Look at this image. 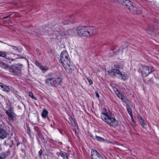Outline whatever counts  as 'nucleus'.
<instances>
[{
	"instance_id": "13",
	"label": "nucleus",
	"mask_w": 159,
	"mask_h": 159,
	"mask_svg": "<svg viewBox=\"0 0 159 159\" xmlns=\"http://www.w3.org/2000/svg\"><path fill=\"white\" fill-rule=\"evenodd\" d=\"M35 65L41 70L43 73H44L48 69V67L47 66H44L42 65L37 61H35Z\"/></svg>"
},
{
	"instance_id": "9",
	"label": "nucleus",
	"mask_w": 159,
	"mask_h": 159,
	"mask_svg": "<svg viewBox=\"0 0 159 159\" xmlns=\"http://www.w3.org/2000/svg\"><path fill=\"white\" fill-rule=\"evenodd\" d=\"M118 1L120 2L123 5L130 10L132 6L133 7V5H134V3L129 0H118Z\"/></svg>"
},
{
	"instance_id": "3",
	"label": "nucleus",
	"mask_w": 159,
	"mask_h": 159,
	"mask_svg": "<svg viewBox=\"0 0 159 159\" xmlns=\"http://www.w3.org/2000/svg\"><path fill=\"white\" fill-rule=\"evenodd\" d=\"M60 61L66 70H71L74 69L75 66L70 62V57L66 51L61 52Z\"/></svg>"
},
{
	"instance_id": "22",
	"label": "nucleus",
	"mask_w": 159,
	"mask_h": 159,
	"mask_svg": "<svg viewBox=\"0 0 159 159\" xmlns=\"http://www.w3.org/2000/svg\"><path fill=\"white\" fill-rule=\"evenodd\" d=\"M28 93L29 94V96L32 99L36 100L37 98L36 97H34L32 93L30 91H28Z\"/></svg>"
},
{
	"instance_id": "38",
	"label": "nucleus",
	"mask_w": 159,
	"mask_h": 159,
	"mask_svg": "<svg viewBox=\"0 0 159 159\" xmlns=\"http://www.w3.org/2000/svg\"><path fill=\"white\" fill-rule=\"evenodd\" d=\"M36 128H37V127H34V128L36 130H37L36 129Z\"/></svg>"
},
{
	"instance_id": "2",
	"label": "nucleus",
	"mask_w": 159,
	"mask_h": 159,
	"mask_svg": "<svg viewBox=\"0 0 159 159\" xmlns=\"http://www.w3.org/2000/svg\"><path fill=\"white\" fill-rule=\"evenodd\" d=\"M76 31L78 35L80 36L89 37L96 33L95 28L92 26H80L76 28Z\"/></svg>"
},
{
	"instance_id": "28",
	"label": "nucleus",
	"mask_w": 159,
	"mask_h": 159,
	"mask_svg": "<svg viewBox=\"0 0 159 159\" xmlns=\"http://www.w3.org/2000/svg\"><path fill=\"white\" fill-rule=\"evenodd\" d=\"M41 136H42L41 134L38 133L36 135V137L38 141H39V139L41 138Z\"/></svg>"
},
{
	"instance_id": "4",
	"label": "nucleus",
	"mask_w": 159,
	"mask_h": 159,
	"mask_svg": "<svg viewBox=\"0 0 159 159\" xmlns=\"http://www.w3.org/2000/svg\"><path fill=\"white\" fill-rule=\"evenodd\" d=\"M62 82V80L59 77L53 78L49 77L45 80L46 84L51 87H56L60 85Z\"/></svg>"
},
{
	"instance_id": "21",
	"label": "nucleus",
	"mask_w": 159,
	"mask_h": 159,
	"mask_svg": "<svg viewBox=\"0 0 159 159\" xmlns=\"http://www.w3.org/2000/svg\"><path fill=\"white\" fill-rule=\"evenodd\" d=\"M0 66H1L2 68L7 69L8 68V66L7 64L4 63L3 62H1L0 63Z\"/></svg>"
},
{
	"instance_id": "8",
	"label": "nucleus",
	"mask_w": 159,
	"mask_h": 159,
	"mask_svg": "<svg viewBox=\"0 0 159 159\" xmlns=\"http://www.w3.org/2000/svg\"><path fill=\"white\" fill-rule=\"evenodd\" d=\"M9 72L14 75H19L21 73V69L20 67L16 65H12L9 69Z\"/></svg>"
},
{
	"instance_id": "19",
	"label": "nucleus",
	"mask_w": 159,
	"mask_h": 159,
	"mask_svg": "<svg viewBox=\"0 0 159 159\" xmlns=\"http://www.w3.org/2000/svg\"><path fill=\"white\" fill-rule=\"evenodd\" d=\"M48 112L45 108H43L42 113V116L43 118H46L48 116Z\"/></svg>"
},
{
	"instance_id": "36",
	"label": "nucleus",
	"mask_w": 159,
	"mask_h": 159,
	"mask_svg": "<svg viewBox=\"0 0 159 159\" xmlns=\"http://www.w3.org/2000/svg\"><path fill=\"white\" fill-rule=\"evenodd\" d=\"M73 120L74 122V123H75V124L76 125V123H75V120H74V119H73Z\"/></svg>"
},
{
	"instance_id": "16",
	"label": "nucleus",
	"mask_w": 159,
	"mask_h": 159,
	"mask_svg": "<svg viewBox=\"0 0 159 159\" xmlns=\"http://www.w3.org/2000/svg\"><path fill=\"white\" fill-rule=\"evenodd\" d=\"M7 136V134L4 129L0 128V138L3 139L5 138Z\"/></svg>"
},
{
	"instance_id": "24",
	"label": "nucleus",
	"mask_w": 159,
	"mask_h": 159,
	"mask_svg": "<svg viewBox=\"0 0 159 159\" xmlns=\"http://www.w3.org/2000/svg\"><path fill=\"white\" fill-rule=\"evenodd\" d=\"M127 110L130 116L133 115L132 110L130 108H127Z\"/></svg>"
},
{
	"instance_id": "39",
	"label": "nucleus",
	"mask_w": 159,
	"mask_h": 159,
	"mask_svg": "<svg viewBox=\"0 0 159 159\" xmlns=\"http://www.w3.org/2000/svg\"><path fill=\"white\" fill-rule=\"evenodd\" d=\"M18 57H17V58H20V57H19V55H18Z\"/></svg>"
},
{
	"instance_id": "25",
	"label": "nucleus",
	"mask_w": 159,
	"mask_h": 159,
	"mask_svg": "<svg viewBox=\"0 0 159 159\" xmlns=\"http://www.w3.org/2000/svg\"><path fill=\"white\" fill-rule=\"evenodd\" d=\"M10 46L12 48H13V49L15 51H17L18 52H20L21 51V50L20 51H19L18 49V48L15 46L11 45H10Z\"/></svg>"
},
{
	"instance_id": "26",
	"label": "nucleus",
	"mask_w": 159,
	"mask_h": 159,
	"mask_svg": "<svg viewBox=\"0 0 159 159\" xmlns=\"http://www.w3.org/2000/svg\"><path fill=\"white\" fill-rule=\"evenodd\" d=\"M0 56L6 57V54L5 52L0 51Z\"/></svg>"
},
{
	"instance_id": "33",
	"label": "nucleus",
	"mask_w": 159,
	"mask_h": 159,
	"mask_svg": "<svg viewBox=\"0 0 159 159\" xmlns=\"http://www.w3.org/2000/svg\"><path fill=\"white\" fill-rule=\"evenodd\" d=\"M59 132L61 135H64L63 133L61 131V130L59 129H58Z\"/></svg>"
},
{
	"instance_id": "29",
	"label": "nucleus",
	"mask_w": 159,
	"mask_h": 159,
	"mask_svg": "<svg viewBox=\"0 0 159 159\" xmlns=\"http://www.w3.org/2000/svg\"><path fill=\"white\" fill-rule=\"evenodd\" d=\"M40 140L42 141L43 142H44V139L43 137L42 136H41V138L39 139V141H38V142L40 143Z\"/></svg>"
},
{
	"instance_id": "12",
	"label": "nucleus",
	"mask_w": 159,
	"mask_h": 159,
	"mask_svg": "<svg viewBox=\"0 0 159 159\" xmlns=\"http://www.w3.org/2000/svg\"><path fill=\"white\" fill-rule=\"evenodd\" d=\"M115 93L118 97L120 98L123 102L125 103L127 102V98L118 90L117 89L115 90Z\"/></svg>"
},
{
	"instance_id": "41",
	"label": "nucleus",
	"mask_w": 159,
	"mask_h": 159,
	"mask_svg": "<svg viewBox=\"0 0 159 159\" xmlns=\"http://www.w3.org/2000/svg\"><path fill=\"white\" fill-rule=\"evenodd\" d=\"M116 67H118V68L119 67H117V66H116Z\"/></svg>"
},
{
	"instance_id": "10",
	"label": "nucleus",
	"mask_w": 159,
	"mask_h": 159,
	"mask_svg": "<svg viewBox=\"0 0 159 159\" xmlns=\"http://www.w3.org/2000/svg\"><path fill=\"white\" fill-rule=\"evenodd\" d=\"M91 155L92 159H103L100 154L95 149L91 150Z\"/></svg>"
},
{
	"instance_id": "37",
	"label": "nucleus",
	"mask_w": 159,
	"mask_h": 159,
	"mask_svg": "<svg viewBox=\"0 0 159 159\" xmlns=\"http://www.w3.org/2000/svg\"><path fill=\"white\" fill-rule=\"evenodd\" d=\"M1 145H0V149L1 150Z\"/></svg>"
},
{
	"instance_id": "11",
	"label": "nucleus",
	"mask_w": 159,
	"mask_h": 159,
	"mask_svg": "<svg viewBox=\"0 0 159 159\" xmlns=\"http://www.w3.org/2000/svg\"><path fill=\"white\" fill-rule=\"evenodd\" d=\"M131 7L130 10L134 14H139L142 13V8L137 6L135 4L134 5H133V7L132 6Z\"/></svg>"
},
{
	"instance_id": "32",
	"label": "nucleus",
	"mask_w": 159,
	"mask_h": 159,
	"mask_svg": "<svg viewBox=\"0 0 159 159\" xmlns=\"http://www.w3.org/2000/svg\"><path fill=\"white\" fill-rule=\"evenodd\" d=\"M95 94H96V96L97 98H99V95L98 92H96Z\"/></svg>"
},
{
	"instance_id": "18",
	"label": "nucleus",
	"mask_w": 159,
	"mask_h": 159,
	"mask_svg": "<svg viewBox=\"0 0 159 159\" xmlns=\"http://www.w3.org/2000/svg\"><path fill=\"white\" fill-rule=\"evenodd\" d=\"M91 137L92 138V139L98 142H101L105 141L104 139L103 138L101 137H100L98 136L97 135L95 136H94L93 135H92L91 136Z\"/></svg>"
},
{
	"instance_id": "40",
	"label": "nucleus",
	"mask_w": 159,
	"mask_h": 159,
	"mask_svg": "<svg viewBox=\"0 0 159 159\" xmlns=\"http://www.w3.org/2000/svg\"><path fill=\"white\" fill-rule=\"evenodd\" d=\"M0 42H1V43H3V42H2V41H0Z\"/></svg>"
},
{
	"instance_id": "30",
	"label": "nucleus",
	"mask_w": 159,
	"mask_h": 159,
	"mask_svg": "<svg viewBox=\"0 0 159 159\" xmlns=\"http://www.w3.org/2000/svg\"><path fill=\"white\" fill-rule=\"evenodd\" d=\"M130 117H131V120H132V121L134 123H135V121L134 120V119H133V115H132V116H130Z\"/></svg>"
},
{
	"instance_id": "20",
	"label": "nucleus",
	"mask_w": 159,
	"mask_h": 159,
	"mask_svg": "<svg viewBox=\"0 0 159 159\" xmlns=\"http://www.w3.org/2000/svg\"><path fill=\"white\" fill-rule=\"evenodd\" d=\"M59 154L64 159H68V155L67 154L64 152H61Z\"/></svg>"
},
{
	"instance_id": "1",
	"label": "nucleus",
	"mask_w": 159,
	"mask_h": 159,
	"mask_svg": "<svg viewBox=\"0 0 159 159\" xmlns=\"http://www.w3.org/2000/svg\"><path fill=\"white\" fill-rule=\"evenodd\" d=\"M101 117L102 120L110 126L115 127L118 125L117 120L114 114L105 108L102 110Z\"/></svg>"
},
{
	"instance_id": "14",
	"label": "nucleus",
	"mask_w": 159,
	"mask_h": 159,
	"mask_svg": "<svg viewBox=\"0 0 159 159\" xmlns=\"http://www.w3.org/2000/svg\"><path fill=\"white\" fill-rule=\"evenodd\" d=\"M76 29H71L68 30L64 34V35H70V36H74L75 35L76 32Z\"/></svg>"
},
{
	"instance_id": "31",
	"label": "nucleus",
	"mask_w": 159,
	"mask_h": 159,
	"mask_svg": "<svg viewBox=\"0 0 159 159\" xmlns=\"http://www.w3.org/2000/svg\"><path fill=\"white\" fill-rule=\"evenodd\" d=\"M39 156H41L42 153V151L41 149L39 152Z\"/></svg>"
},
{
	"instance_id": "15",
	"label": "nucleus",
	"mask_w": 159,
	"mask_h": 159,
	"mask_svg": "<svg viewBox=\"0 0 159 159\" xmlns=\"http://www.w3.org/2000/svg\"><path fill=\"white\" fill-rule=\"evenodd\" d=\"M138 117L142 126L143 128H146L147 125L144 122V119L142 118V116L139 115H138Z\"/></svg>"
},
{
	"instance_id": "5",
	"label": "nucleus",
	"mask_w": 159,
	"mask_h": 159,
	"mask_svg": "<svg viewBox=\"0 0 159 159\" xmlns=\"http://www.w3.org/2000/svg\"><path fill=\"white\" fill-rule=\"evenodd\" d=\"M109 73L113 74L118 77L120 78L121 80H125L127 78V75L124 73H121L119 70L116 69H111L110 71H108Z\"/></svg>"
},
{
	"instance_id": "35",
	"label": "nucleus",
	"mask_w": 159,
	"mask_h": 159,
	"mask_svg": "<svg viewBox=\"0 0 159 159\" xmlns=\"http://www.w3.org/2000/svg\"><path fill=\"white\" fill-rule=\"evenodd\" d=\"M9 17H10V16H7L4 17V18H7Z\"/></svg>"
},
{
	"instance_id": "27",
	"label": "nucleus",
	"mask_w": 159,
	"mask_h": 159,
	"mask_svg": "<svg viewBox=\"0 0 159 159\" xmlns=\"http://www.w3.org/2000/svg\"><path fill=\"white\" fill-rule=\"evenodd\" d=\"M87 80L90 85L92 84L93 83L92 80L89 77H86Z\"/></svg>"
},
{
	"instance_id": "17",
	"label": "nucleus",
	"mask_w": 159,
	"mask_h": 159,
	"mask_svg": "<svg viewBox=\"0 0 159 159\" xmlns=\"http://www.w3.org/2000/svg\"><path fill=\"white\" fill-rule=\"evenodd\" d=\"M0 87L2 89V90L5 92H8L10 90L9 87L8 86H7L1 82L0 83Z\"/></svg>"
},
{
	"instance_id": "7",
	"label": "nucleus",
	"mask_w": 159,
	"mask_h": 159,
	"mask_svg": "<svg viewBox=\"0 0 159 159\" xmlns=\"http://www.w3.org/2000/svg\"><path fill=\"white\" fill-rule=\"evenodd\" d=\"M13 110V107H10L8 110L5 111V113L8 116V119L12 121H14L16 118V115L14 113Z\"/></svg>"
},
{
	"instance_id": "6",
	"label": "nucleus",
	"mask_w": 159,
	"mask_h": 159,
	"mask_svg": "<svg viewBox=\"0 0 159 159\" xmlns=\"http://www.w3.org/2000/svg\"><path fill=\"white\" fill-rule=\"evenodd\" d=\"M155 69L152 66H142L141 69V73L143 76H148L152 71H154Z\"/></svg>"
},
{
	"instance_id": "34",
	"label": "nucleus",
	"mask_w": 159,
	"mask_h": 159,
	"mask_svg": "<svg viewBox=\"0 0 159 159\" xmlns=\"http://www.w3.org/2000/svg\"><path fill=\"white\" fill-rule=\"evenodd\" d=\"M120 53H122L123 52L122 49H121V48L120 49L119 51Z\"/></svg>"
},
{
	"instance_id": "23",
	"label": "nucleus",
	"mask_w": 159,
	"mask_h": 159,
	"mask_svg": "<svg viewBox=\"0 0 159 159\" xmlns=\"http://www.w3.org/2000/svg\"><path fill=\"white\" fill-rule=\"evenodd\" d=\"M7 157L5 153H2L0 155V159H4Z\"/></svg>"
}]
</instances>
